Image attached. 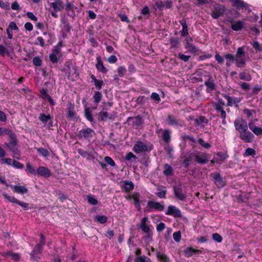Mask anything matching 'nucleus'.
<instances>
[{
    "label": "nucleus",
    "instance_id": "nucleus-1",
    "mask_svg": "<svg viewBox=\"0 0 262 262\" xmlns=\"http://www.w3.org/2000/svg\"><path fill=\"white\" fill-rule=\"evenodd\" d=\"M246 59L245 58V53L243 47H239L237 49L235 56H234V62L238 68H244L246 65Z\"/></svg>",
    "mask_w": 262,
    "mask_h": 262
},
{
    "label": "nucleus",
    "instance_id": "nucleus-2",
    "mask_svg": "<svg viewBox=\"0 0 262 262\" xmlns=\"http://www.w3.org/2000/svg\"><path fill=\"white\" fill-rule=\"evenodd\" d=\"M10 143H5V146L8 148L13 153V157L16 158H18L19 154L16 148V136L14 134L13 135L12 137H10Z\"/></svg>",
    "mask_w": 262,
    "mask_h": 262
},
{
    "label": "nucleus",
    "instance_id": "nucleus-3",
    "mask_svg": "<svg viewBox=\"0 0 262 262\" xmlns=\"http://www.w3.org/2000/svg\"><path fill=\"white\" fill-rule=\"evenodd\" d=\"M3 196L6 199H7L8 200V202L12 203L17 204L25 210L28 209V208L29 207L28 204H27L23 202L19 201L14 196H10L6 193H3Z\"/></svg>",
    "mask_w": 262,
    "mask_h": 262
},
{
    "label": "nucleus",
    "instance_id": "nucleus-4",
    "mask_svg": "<svg viewBox=\"0 0 262 262\" xmlns=\"http://www.w3.org/2000/svg\"><path fill=\"white\" fill-rule=\"evenodd\" d=\"M234 126L239 134L248 129L247 122L241 118L236 119L234 122Z\"/></svg>",
    "mask_w": 262,
    "mask_h": 262
},
{
    "label": "nucleus",
    "instance_id": "nucleus-5",
    "mask_svg": "<svg viewBox=\"0 0 262 262\" xmlns=\"http://www.w3.org/2000/svg\"><path fill=\"white\" fill-rule=\"evenodd\" d=\"M174 193L176 197L181 200L185 201L187 198L186 192L181 187H173Z\"/></svg>",
    "mask_w": 262,
    "mask_h": 262
},
{
    "label": "nucleus",
    "instance_id": "nucleus-6",
    "mask_svg": "<svg viewBox=\"0 0 262 262\" xmlns=\"http://www.w3.org/2000/svg\"><path fill=\"white\" fill-rule=\"evenodd\" d=\"M240 138L245 142L249 143L253 141L254 136L248 129L239 134Z\"/></svg>",
    "mask_w": 262,
    "mask_h": 262
},
{
    "label": "nucleus",
    "instance_id": "nucleus-7",
    "mask_svg": "<svg viewBox=\"0 0 262 262\" xmlns=\"http://www.w3.org/2000/svg\"><path fill=\"white\" fill-rule=\"evenodd\" d=\"M48 3L55 12L60 11L64 8L63 2L61 0H53L52 2L48 1Z\"/></svg>",
    "mask_w": 262,
    "mask_h": 262
},
{
    "label": "nucleus",
    "instance_id": "nucleus-8",
    "mask_svg": "<svg viewBox=\"0 0 262 262\" xmlns=\"http://www.w3.org/2000/svg\"><path fill=\"white\" fill-rule=\"evenodd\" d=\"M166 215H172L174 217H179L182 216L181 211L174 206L170 205L168 207L166 212Z\"/></svg>",
    "mask_w": 262,
    "mask_h": 262
},
{
    "label": "nucleus",
    "instance_id": "nucleus-9",
    "mask_svg": "<svg viewBox=\"0 0 262 262\" xmlns=\"http://www.w3.org/2000/svg\"><path fill=\"white\" fill-rule=\"evenodd\" d=\"M209 156L207 153H197L195 155V161L199 164H203L207 163Z\"/></svg>",
    "mask_w": 262,
    "mask_h": 262
},
{
    "label": "nucleus",
    "instance_id": "nucleus-10",
    "mask_svg": "<svg viewBox=\"0 0 262 262\" xmlns=\"http://www.w3.org/2000/svg\"><path fill=\"white\" fill-rule=\"evenodd\" d=\"M147 206L151 209H155L159 211H162L165 208L163 204L154 201H149L147 203Z\"/></svg>",
    "mask_w": 262,
    "mask_h": 262
},
{
    "label": "nucleus",
    "instance_id": "nucleus-11",
    "mask_svg": "<svg viewBox=\"0 0 262 262\" xmlns=\"http://www.w3.org/2000/svg\"><path fill=\"white\" fill-rule=\"evenodd\" d=\"M40 237H41V240H40V243L37 244L35 246L34 249L32 251V256H34L35 255L38 254V253H39L41 252V251L42 250V247L45 244V238L44 236L43 235V234H40Z\"/></svg>",
    "mask_w": 262,
    "mask_h": 262
},
{
    "label": "nucleus",
    "instance_id": "nucleus-12",
    "mask_svg": "<svg viewBox=\"0 0 262 262\" xmlns=\"http://www.w3.org/2000/svg\"><path fill=\"white\" fill-rule=\"evenodd\" d=\"M147 147L146 144L141 141H138L135 144L134 147V151L137 153H140L147 150Z\"/></svg>",
    "mask_w": 262,
    "mask_h": 262
},
{
    "label": "nucleus",
    "instance_id": "nucleus-13",
    "mask_svg": "<svg viewBox=\"0 0 262 262\" xmlns=\"http://www.w3.org/2000/svg\"><path fill=\"white\" fill-rule=\"evenodd\" d=\"M13 192L23 194L28 192V189L24 186L10 185Z\"/></svg>",
    "mask_w": 262,
    "mask_h": 262
},
{
    "label": "nucleus",
    "instance_id": "nucleus-14",
    "mask_svg": "<svg viewBox=\"0 0 262 262\" xmlns=\"http://www.w3.org/2000/svg\"><path fill=\"white\" fill-rule=\"evenodd\" d=\"M96 60H97V63L96 64V67L97 69L99 71H100L103 73H106L107 72V70L104 66L103 62L101 60L100 56H98L96 58Z\"/></svg>",
    "mask_w": 262,
    "mask_h": 262
},
{
    "label": "nucleus",
    "instance_id": "nucleus-15",
    "mask_svg": "<svg viewBox=\"0 0 262 262\" xmlns=\"http://www.w3.org/2000/svg\"><path fill=\"white\" fill-rule=\"evenodd\" d=\"M148 219L147 217H144L141 220L140 226L141 230L146 233H148L150 231L149 225L147 223L148 222Z\"/></svg>",
    "mask_w": 262,
    "mask_h": 262
},
{
    "label": "nucleus",
    "instance_id": "nucleus-16",
    "mask_svg": "<svg viewBox=\"0 0 262 262\" xmlns=\"http://www.w3.org/2000/svg\"><path fill=\"white\" fill-rule=\"evenodd\" d=\"M185 48L188 50V52L193 54H199V49L198 47H195L192 43L189 42H187L185 46Z\"/></svg>",
    "mask_w": 262,
    "mask_h": 262
},
{
    "label": "nucleus",
    "instance_id": "nucleus-17",
    "mask_svg": "<svg viewBox=\"0 0 262 262\" xmlns=\"http://www.w3.org/2000/svg\"><path fill=\"white\" fill-rule=\"evenodd\" d=\"M167 121L168 122V124L169 125L174 126V125H180L181 126L183 125V123L181 121H180L179 120L177 119L174 116H168L167 118Z\"/></svg>",
    "mask_w": 262,
    "mask_h": 262
},
{
    "label": "nucleus",
    "instance_id": "nucleus-18",
    "mask_svg": "<svg viewBox=\"0 0 262 262\" xmlns=\"http://www.w3.org/2000/svg\"><path fill=\"white\" fill-rule=\"evenodd\" d=\"M212 177L215 180V183L217 187H223L225 186V182L222 179L220 174L217 173H214L212 174Z\"/></svg>",
    "mask_w": 262,
    "mask_h": 262
},
{
    "label": "nucleus",
    "instance_id": "nucleus-19",
    "mask_svg": "<svg viewBox=\"0 0 262 262\" xmlns=\"http://www.w3.org/2000/svg\"><path fill=\"white\" fill-rule=\"evenodd\" d=\"M202 251L200 250H196L191 247H187L184 250V253L185 256L190 257L193 254L201 253Z\"/></svg>",
    "mask_w": 262,
    "mask_h": 262
},
{
    "label": "nucleus",
    "instance_id": "nucleus-20",
    "mask_svg": "<svg viewBox=\"0 0 262 262\" xmlns=\"http://www.w3.org/2000/svg\"><path fill=\"white\" fill-rule=\"evenodd\" d=\"M250 129L256 135H262V128L256 126L252 122H250L248 124Z\"/></svg>",
    "mask_w": 262,
    "mask_h": 262
},
{
    "label": "nucleus",
    "instance_id": "nucleus-21",
    "mask_svg": "<svg viewBox=\"0 0 262 262\" xmlns=\"http://www.w3.org/2000/svg\"><path fill=\"white\" fill-rule=\"evenodd\" d=\"M245 25V22L242 20H237L233 22L231 25V28L236 31L241 30Z\"/></svg>",
    "mask_w": 262,
    "mask_h": 262
},
{
    "label": "nucleus",
    "instance_id": "nucleus-22",
    "mask_svg": "<svg viewBox=\"0 0 262 262\" xmlns=\"http://www.w3.org/2000/svg\"><path fill=\"white\" fill-rule=\"evenodd\" d=\"M37 172L38 174L47 178L51 176V173L49 169L43 166L39 167Z\"/></svg>",
    "mask_w": 262,
    "mask_h": 262
},
{
    "label": "nucleus",
    "instance_id": "nucleus-23",
    "mask_svg": "<svg viewBox=\"0 0 262 262\" xmlns=\"http://www.w3.org/2000/svg\"><path fill=\"white\" fill-rule=\"evenodd\" d=\"M94 134V132L90 128H86L81 130L79 132V135L81 137L84 138H89L92 137Z\"/></svg>",
    "mask_w": 262,
    "mask_h": 262
},
{
    "label": "nucleus",
    "instance_id": "nucleus-24",
    "mask_svg": "<svg viewBox=\"0 0 262 262\" xmlns=\"http://www.w3.org/2000/svg\"><path fill=\"white\" fill-rule=\"evenodd\" d=\"M129 199H133L136 207L139 210L140 209V198L138 193H134L129 197Z\"/></svg>",
    "mask_w": 262,
    "mask_h": 262
},
{
    "label": "nucleus",
    "instance_id": "nucleus-25",
    "mask_svg": "<svg viewBox=\"0 0 262 262\" xmlns=\"http://www.w3.org/2000/svg\"><path fill=\"white\" fill-rule=\"evenodd\" d=\"M157 257L160 262H171L169 257L164 253L157 252Z\"/></svg>",
    "mask_w": 262,
    "mask_h": 262
},
{
    "label": "nucleus",
    "instance_id": "nucleus-26",
    "mask_svg": "<svg viewBox=\"0 0 262 262\" xmlns=\"http://www.w3.org/2000/svg\"><path fill=\"white\" fill-rule=\"evenodd\" d=\"M158 190L159 192L156 193V195L159 198H165L167 192L165 188L163 186H159L158 188Z\"/></svg>",
    "mask_w": 262,
    "mask_h": 262
},
{
    "label": "nucleus",
    "instance_id": "nucleus-27",
    "mask_svg": "<svg viewBox=\"0 0 262 262\" xmlns=\"http://www.w3.org/2000/svg\"><path fill=\"white\" fill-rule=\"evenodd\" d=\"M225 58L227 60L226 64L227 67H229L231 63L234 61V56L232 54H227L225 55Z\"/></svg>",
    "mask_w": 262,
    "mask_h": 262
},
{
    "label": "nucleus",
    "instance_id": "nucleus-28",
    "mask_svg": "<svg viewBox=\"0 0 262 262\" xmlns=\"http://www.w3.org/2000/svg\"><path fill=\"white\" fill-rule=\"evenodd\" d=\"M14 134L13 132L7 128L0 127V136L8 135L9 137H12Z\"/></svg>",
    "mask_w": 262,
    "mask_h": 262
},
{
    "label": "nucleus",
    "instance_id": "nucleus-29",
    "mask_svg": "<svg viewBox=\"0 0 262 262\" xmlns=\"http://www.w3.org/2000/svg\"><path fill=\"white\" fill-rule=\"evenodd\" d=\"M170 131L169 130H164L163 131V138L165 142L168 143L170 140Z\"/></svg>",
    "mask_w": 262,
    "mask_h": 262
},
{
    "label": "nucleus",
    "instance_id": "nucleus-30",
    "mask_svg": "<svg viewBox=\"0 0 262 262\" xmlns=\"http://www.w3.org/2000/svg\"><path fill=\"white\" fill-rule=\"evenodd\" d=\"M52 119L50 115H45V114H40L39 116V119L43 123L46 124L47 122Z\"/></svg>",
    "mask_w": 262,
    "mask_h": 262
},
{
    "label": "nucleus",
    "instance_id": "nucleus-31",
    "mask_svg": "<svg viewBox=\"0 0 262 262\" xmlns=\"http://www.w3.org/2000/svg\"><path fill=\"white\" fill-rule=\"evenodd\" d=\"M181 24L182 26L183 29L181 31V35L183 36H185L188 35V29L186 22L184 20L181 21Z\"/></svg>",
    "mask_w": 262,
    "mask_h": 262
},
{
    "label": "nucleus",
    "instance_id": "nucleus-32",
    "mask_svg": "<svg viewBox=\"0 0 262 262\" xmlns=\"http://www.w3.org/2000/svg\"><path fill=\"white\" fill-rule=\"evenodd\" d=\"M123 187L126 192H129L134 189V185L133 182L128 181L124 183Z\"/></svg>",
    "mask_w": 262,
    "mask_h": 262
},
{
    "label": "nucleus",
    "instance_id": "nucleus-33",
    "mask_svg": "<svg viewBox=\"0 0 262 262\" xmlns=\"http://www.w3.org/2000/svg\"><path fill=\"white\" fill-rule=\"evenodd\" d=\"M84 116L85 118L90 122L93 121V117L92 114V111L89 108H85L84 110Z\"/></svg>",
    "mask_w": 262,
    "mask_h": 262
},
{
    "label": "nucleus",
    "instance_id": "nucleus-34",
    "mask_svg": "<svg viewBox=\"0 0 262 262\" xmlns=\"http://www.w3.org/2000/svg\"><path fill=\"white\" fill-rule=\"evenodd\" d=\"M215 108L217 111L221 112V116L223 119H225L226 114L225 111L223 110V106L221 105L220 104H215Z\"/></svg>",
    "mask_w": 262,
    "mask_h": 262
},
{
    "label": "nucleus",
    "instance_id": "nucleus-35",
    "mask_svg": "<svg viewBox=\"0 0 262 262\" xmlns=\"http://www.w3.org/2000/svg\"><path fill=\"white\" fill-rule=\"evenodd\" d=\"M28 174H36V172L34 168L31 166L29 162L27 163L26 164V169Z\"/></svg>",
    "mask_w": 262,
    "mask_h": 262
},
{
    "label": "nucleus",
    "instance_id": "nucleus-36",
    "mask_svg": "<svg viewBox=\"0 0 262 262\" xmlns=\"http://www.w3.org/2000/svg\"><path fill=\"white\" fill-rule=\"evenodd\" d=\"M95 220L101 224L105 223L107 221V217L105 215H97Z\"/></svg>",
    "mask_w": 262,
    "mask_h": 262
},
{
    "label": "nucleus",
    "instance_id": "nucleus-37",
    "mask_svg": "<svg viewBox=\"0 0 262 262\" xmlns=\"http://www.w3.org/2000/svg\"><path fill=\"white\" fill-rule=\"evenodd\" d=\"M38 152L42 157H46L49 156V152L46 149L43 148H38L37 149Z\"/></svg>",
    "mask_w": 262,
    "mask_h": 262
},
{
    "label": "nucleus",
    "instance_id": "nucleus-38",
    "mask_svg": "<svg viewBox=\"0 0 262 262\" xmlns=\"http://www.w3.org/2000/svg\"><path fill=\"white\" fill-rule=\"evenodd\" d=\"M240 79L244 80L250 81L251 79V77L250 74L242 72L239 74Z\"/></svg>",
    "mask_w": 262,
    "mask_h": 262
},
{
    "label": "nucleus",
    "instance_id": "nucleus-39",
    "mask_svg": "<svg viewBox=\"0 0 262 262\" xmlns=\"http://www.w3.org/2000/svg\"><path fill=\"white\" fill-rule=\"evenodd\" d=\"M136 262H151V260L148 257L142 256L138 257L135 259Z\"/></svg>",
    "mask_w": 262,
    "mask_h": 262
},
{
    "label": "nucleus",
    "instance_id": "nucleus-40",
    "mask_svg": "<svg viewBox=\"0 0 262 262\" xmlns=\"http://www.w3.org/2000/svg\"><path fill=\"white\" fill-rule=\"evenodd\" d=\"M233 3V6L239 8L245 7V3L239 0H232Z\"/></svg>",
    "mask_w": 262,
    "mask_h": 262
},
{
    "label": "nucleus",
    "instance_id": "nucleus-41",
    "mask_svg": "<svg viewBox=\"0 0 262 262\" xmlns=\"http://www.w3.org/2000/svg\"><path fill=\"white\" fill-rule=\"evenodd\" d=\"M172 168L168 164H165L164 166V170L163 171L164 173L166 176H170L172 174Z\"/></svg>",
    "mask_w": 262,
    "mask_h": 262
},
{
    "label": "nucleus",
    "instance_id": "nucleus-42",
    "mask_svg": "<svg viewBox=\"0 0 262 262\" xmlns=\"http://www.w3.org/2000/svg\"><path fill=\"white\" fill-rule=\"evenodd\" d=\"M61 46V43L59 42L58 43V45L55 46L53 50V52L51 53L52 54H54L57 56H59V54L60 52V47Z\"/></svg>",
    "mask_w": 262,
    "mask_h": 262
},
{
    "label": "nucleus",
    "instance_id": "nucleus-43",
    "mask_svg": "<svg viewBox=\"0 0 262 262\" xmlns=\"http://www.w3.org/2000/svg\"><path fill=\"white\" fill-rule=\"evenodd\" d=\"M99 118L101 121H104L109 118V114L106 112H101L99 113Z\"/></svg>",
    "mask_w": 262,
    "mask_h": 262
},
{
    "label": "nucleus",
    "instance_id": "nucleus-44",
    "mask_svg": "<svg viewBox=\"0 0 262 262\" xmlns=\"http://www.w3.org/2000/svg\"><path fill=\"white\" fill-rule=\"evenodd\" d=\"M6 255L10 256L12 259L17 260L19 258V255L17 253H14L12 252H8Z\"/></svg>",
    "mask_w": 262,
    "mask_h": 262
},
{
    "label": "nucleus",
    "instance_id": "nucleus-45",
    "mask_svg": "<svg viewBox=\"0 0 262 262\" xmlns=\"http://www.w3.org/2000/svg\"><path fill=\"white\" fill-rule=\"evenodd\" d=\"M102 97V94L99 92H95L94 95V101L96 103H98L101 99Z\"/></svg>",
    "mask_w": 262,
    "mask_h": 262
},
{
    "label": "nucleus",
    "instance_id": "nucleus-46",
    "mask_svg": "<svg viewBox=\"0 0 262 262\" xmlns=\"http://www.w3.org/2000/svg\"><path fill=\"white\" fill-rule=\"evenodd\" d=\"M255 155V151L252 148H248L245 152V156H254Z\"/></svg>",
    "mask_w": 262,
    "mask_h": 262
},
{
    "label": "nucleus",
    "instance_id": "nucleus-47",
    "mask_svg": "<svg viewBox=\"0 0 262 262\" xmlns=\"http://www.w3.org/2000/svg\"><path fill=\"white\" fill-rule=\"evenodd\" d=\"M117 71L119 76L120 77H123V76H124L126 72V70L125 68L123 66L119 67Z\"/></svg>",
    "mask_w": 262,
    "mask_h": 262
},
{
    "label": "nucleus",
    "instance_id": "nucleus-48",
    "mask_svg": "<svg viewBox=\"0 0 262 262\" xmlns=\"http://www.w3.org/2000/svg\"><path fill=\"white\" fill-rule=\"evenodd\" d=\"M178 57L182 60L187 62L189 60L190 58V56L184 55L181 53L178 54Z\"/></svg>",
    "mask_w": 262,
    "mask_h": 262
},
{
    "label": "nucleus",
    "instance_id": "nucleus-49",
    "mask_svg": "<svg viewBox=\"0 0 262 262\" xmlns=\"http://www.w3.org/2000/svg\"><path fill=\"white\" fill-rule=\"evenodd\" d=\"M215 59L218 63L222 64L224 62V58L219 53H216L215 55Z\"/></svg>",
    "mask_w": 262,
    "mask_h": 262
},
{
    "label": "nucleus",
    "instance_id": "nucleus-50",
    "mask_svg": "<svg viewBox=\"0 0 262 262\" xmlns=\"http://www.w3.org/2000/svg\"><path fill=\"white\" fill-rule=\"evenodd\" d=\"M173 237L175 241L180 242L181 239V234L180 231H177L173 234Z\"/></svg>",
    "mask_w": 262,
    "mask_h": 262
},
{
    "label": "nucleus",
    "instance_id": "nucleus-51",
    "mask_svg": "<svg viewBox=\"0 0 262 262\" xmlns=\"http://www.w3.org/2000/svg\"><path fill=\"white\" fill-rule=\"evenodd\" d=\"M213 239L218 243H221L222 241V236L218 233H215L212 234Z\"/></svg>",
    "mask_w": 262,
    "mask_h": 262
},
{
    "label": "nucleus",
    "instance_id": "nucleus-52",
    "mask_svg": "<svg viewBox=\"0 0 262 262\" xmlns=\"http://www.w3.org/2000/svg\"><path fill=\"white\" fill-rule=\"evenodd\" d=\"M88 199L89 203H90L91 204L95 205L98 203L97 199L93 196H88Z\"/></svg>",
    "mask_w": 262,
    "mask_h": 262
},
{
    "label": "nucleus",
    "instance_id": "nucleus-53",
    "mask_svg": "<svg viewBox=\"0 0 262 262\" xmlns=\"http://www.w3.org/2000/svg\"><path fill=\"white\" fill-rule=\"evenodd\" d=\"M105 161L112 166L115 165V163L114 160L110 157L106 156L104 158Z\"/></svg>",
    "mask_w": 262,
    "mask_h": 262
},
{
    "label": "nucleus",
    "instance_id": "nucleus-54",
    "mask_svg": "<svg viewBox=\"0 0 262 262\" xmlns=\"http://www.w3.org/2000/svg\"><path fill=\"white\" fill-rule=\"evenodd\" d=\"M33 62L34 64L36 66H40L42 63V61L39 57H35L33 59Z\"/></svg>",
    "mask_w": 262,
    "mask_h": 262
},
{
    "label": "nucleus",
    "instance_id": "nucleus-55",
    "mask_svg": "<svg viewBox=\"0 0 262 262\" xmlns=\"http://www.w3.org/2000/svg\"><path fill=\"white\" fill-rule=\"evenodd\" d=\"M36 44L39 45L41 47H43L45 46V41L43 38L42 37H38L36 40Z\"/></svg>",
    "mask_w": 262,
    "mask_h": 262
},
{
    "label": "nucleus",
    "instance_id": "nucleus-56",
    "mask_svg": "<svg viewBox=\"0 0 262 262\" xmlns=\"http://www.w3.org/2000/svg\"><path fill=\"white\" fill-rule=\"evenodd\" d=\"M40 96L43 99H48L49 97H50L48 93H47V91L46 90H42L41 91H40Z\"/></svg>",
    "mask_w": 262,
    "mask_h": 262
},
{
    "label": "nucleus",
    "instance_id": "nucleus-57",
    "mask_svg": "<svg viewBox=\"0 0 262 262\" xmlns=\"http://www.w3.org/2000/svg\"><path fill=\"white\" fill-rule=\"evenodd\" d=\"M75 9L74 5L71 3L68 2L66 4V10L67 11H73Z\"/></svg>",
    "mask_w": 262,
    "mask_h": 262
},
{
    "label": "nucleus",
    "instance_id": "nucleus-58",
    "mask_svg": "<svg viewBox=\"0 0 262 262\" xmlns=\"http://www.w3.org/2000/svg\"><path fill=\"white\" fill-rule=\"evenodd\" d=\"M75 113L73 108H69L67 113V117L69 118H73L75 116Z\"/></svg>",
    "mask_w": 262,
    "mask_h": 262
},
{
    "label": "nucleus",
    "instance_id": "nucleus-59",
    "mask_svg": "<svg viewBox=\"0 0 262 262\" xmlns=\"http://www.w3.org/2000/svg\"><path fill=\"white\" fill-rule=\"evenodd\" d=\"M12 165L14 167L18 169L23 168L24 167L23 165L21 163L16 161H13Z\"/></svg>",
    "mask_w": 262,
    "mask_h": 262
},
{
    "label": "nucleus",
    "instance_id": "nucleus-60",
    "mask_svg": "<svg viewBox=\"0 0 262 262\" xmlns=\"http://www.w3.org/2000/svg\"><path fill=\"white\" fill-rule=\"evenodd\" d=\"M156 228L158 232H161L165 228V225L164 223L161 222L157 225Z\"/></svg>",
    "mask_w": 262,
    "mask_h": 262
},
{
    "label": "nucleus",
    "instance_id": "nucleus-61",
    "mask_svg": "<svg viewBox=\"0 0 262 262\" xmlns=\"http://www.w3.org/2000/svg\"><path fill=\"white\" fill-rule=\"evenodd\" d=\"M8 29H9L10 30H18V28L17 27L16 24L12 21V22H11L9 25V26L8 27Z\"/></svg>",
    "mask_w": 262,
    "mask_h": 262
},
{
    "label": "nucleus",
    "instance_id": "nucleus-62",
    "mask_svg": "<svg viewBox=\"0 0 262 262\" xmlns=\"http://www.w3.org/2000/svg\"><path fill=\"white\" fill-rule=\"evenodd\" d=\"M198 142L205 148H208L210 147V145L208 143H205L202 139H200Z\"/></svg>",
    "mask_w": 262,
    "mask_h": 262
},
{
    "label": "nucleus",
    "instance_id": "nucleus-63",
    "mask_svg": "<svg viewBox=\"0 0 262 262\" xmlns=\"http://www.w3.org/2000/svg\"><path fill=\"white\" fill-rule=\"evenodd\" d=\"M215 9L216 12H220L222 11V15L223 14L224 12V7L222 5H217L215 6Z\"/></svg>",
    "mask_w": 262,
    "mask_h": 262
},
{
    "label": "nucleus",
    "instance_id": "nucleus-64",
    "mask_svg": "<svg viewBox=\"0 0 262 262\" xmlns=\"http://www.w3.org/2000/svg\"><path fill=\"white\" fill-rule=\"evenodd\" d=\"M151 98L159 102L161 100L159 95L157 93H152L151 95Z\"/></svg>",
    "mask_w": 262,
    "mask_h": 262
}]
</instances>
